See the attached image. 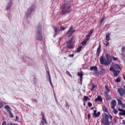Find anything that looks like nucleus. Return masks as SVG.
<instances>
[{"label": "nucleus", "instance_id": "9b49d317", "mask_svg": "<svg viewBox=\"0 0 125 125\" xmlns=\"http://www.w3.org/2000/svg\"><path fill=\"white\" fill-rule=\"evenodd\" d=\"M118 111L120 112L119 113V116H125V109L119 108Z\"/></svg>", "mask_w": 125, "mask_h": 125}, {"label": "nucleus", "instance_id": "7ed1b4c3", "mask_svg": "<svg viewBox=\"0 0 125 125\" xmlns=\"http://www.w3.org/2000/svg\"><path fill=\"white\" fill-rule=\"evenodd\" d=\"M35 39L37 41H40V42L42 41V25L41 24H39L38 26H37L36 28V37Z\"/></svg>", "mask_w": 125, "mask_h": 125}, {"label": "nucleus", "instance_id": "13d9d810", "mask_svg": "<svg viewBox=\"0 0 125 125\" xmlns=\"http://www.w3.org/2000/svg\"><path fill=\"white\" fill-rule=\"evenodd\" d=\"M122 108H123V109H124V108H125V104H122Z\"/></svg>", "mask_w": 125, "mask_h": 125}, {"label": "nucleus", "instance_id": "ddd939ff", "mask_svg": "<svg viewBox=\"0 0 125 125\" xmlns=\"http://www.w3.org/2000/svg\"><path fill=\"white\" fill-rule=\"evenodd\" d=\"M101 52V44L100 43L98 45V47L97 49L96 55H97V57H98V56H99Z\"/></svg>", "mask_w": 125, "mask_h": 125}, {"label": "nucleus", "instance_id": "4468645a", "mask_svg": "<svg viewBox=\"0 0 125 125\" xmlns=\"http://www.w3.org/2000/svg\"><path fill=\"white\" fill-rule=\"evenodd\" d=\"M101 123L104 125H110V123L109 122V119H106L105 120H104V118H102Z\"/></svg>", "mask_w": 125, "mask_h": 125}, {"label": "nucleus", "instance_id": "3c124183", "mask_svg": "<svg viewBox=\"0 0 125 125\" xmlns=\"http://www.w3.org/2000/svg\"><path fill=\"white\" fill-rule=\"evenodd\" d=\"M114 114H115V115H116L118 113V110H117L116 109H114V111H113Z\"/></svg>", "mask_w": 125, "mask_h": 125}, {"label": "nucleus", "instance_id": "49530a36", "mask_svg": "<svg viewBox=\"0 0 125 125\" xmlns=\"http://www.w3.org/2000/svg\"><path fill=\"white\" fill-rule=\"evenodd\" d=\"M66 74H67L68 76L69 77H72V75H71V73H70L68 70L66 71Z\"/></svg>", "mask_w": 125, "mask_h": 125}, {"label": "nucleus", "instance_id": "473e14b6", "mask_svg": "<svg viewBox=\"0 0 125 125\" xmlns=\"http://www.w3.org/2000/svg\"><path fill=\"white\" fill-rule=\"evenodd\" d=\"M105 92H110V89L108 87L107 85H105Z\"/></svg>", "mask_w": 125, "mask_h": 125}, {"label": "nucleus", "instance_id": "1a4fd4ad", "mask_svg": "<svg viewBox=\"0 0 125 125\" xmlns=\"http://www.w3.org/2000/svg\"><path fill=\"white\" fill-rule=\"evenodd\" d=\"M13 4V2L12 1V0H9V2H8L6 6V9L7 11H8V10H10L11 9V7H12V5Z\"/></svg>", "mask_w": 125, "mask_h": 125}, {"label": "nucleus", "instance_id": "6e6d98bb", "mask_svg": "<svg viewBox=\"0 0 125 125\" xmlns=\"http://www.w3.org/2000/svg\"><path fill=\"white\" fill-rule=\"evenodd\" d=\"M68 56H69V57H71V58H72L74 57V54H69V55H68Z\"/></svg>", "mask_w": 125, "mask_h": 125}, {"label": "nucleus", "instance_id": "a18cd8bd", "mask_svg": "<svg viewBox=\"0 0 125 125\" xmlns=\"http://www.w3.org/2000/svg\"><path fill=\"white\" fill-rule=\"evenodd\" d=\"M68 44H72V41L70 40H69L67 42L66 45Z\"/></svg>", "mask_w": 125, "mask_h": 125}, {"label": "nucleus", "instance_id": "393cba45", "mask_svg": "<svg viewBox=\"0 0 125 125\" xmlns=\"http://www.w3.org/2000/svg\"><path fill=\"white\" fill-rule=\"evenodd\" d=\"M82 48H83L82 46H78L76 50V52L77 53H78L79 52H81V51H82Z\"/></svg>", "mask_w": 125, "mask_h": 125}, {"label": "nucleus", "instance_id": "c756f323", "mask_svg": "<svg viewBox=\"0 0 125 125\" xmlns=\"http://www.w3.org/2000/svg\"><path fill=\"white\" fill-rule=\"evenodd\" d=\"M77 75L78 77H80V78H83V71H81V72H78L77 73Z\"/></svg>", "mask_w": 125, "mask_h": 125}, {"label": "nucleus", "instance_id": "39448f33", "mask_svg": "<svg viewBox=\"0 0 125 125\" xmlns=\"http://www.w3.org/2000/svg\"><path fill=\"white\" fill-rule=\"evenodd\" d=\"M36 9V7L34 4H32L31 6L27 9V12L25 13L26 17H31L32 13L35 11Z\"/></svg>", "mask_w": 125, "mask_h": 125}, {"label": "nucleus", "instance_id": "79ce46f5", "mask_svg": "<svg viewBox=\"0 0 125 125\" xmlns=\"http://www.w3.org/2000/svg\"><path fill=\"white\" fill-rule=\"evenodd\" d=\"M108 117H109L110 120H111V121H112V120H113V116H112L109 113H108Z\"/></svg>", "mask_w": 125, "mask_h": 125}, {"label": "nucleus", "instance_id": "72a5a7b5", "mask_svg": "<svg viewBox=\"0 0 125 125\" xmlns=\"http://www.w3.org/2000/svg\"><path fill=\"white\" fill-rule=\"evenodd\" d=\"M66 27H63V26H61L60 27V31L62 32V31H64L66 29Z\"/></svg>", "mask_w": 125, "mask_h": 125}, {"label": "nucleus", "instance_id": "338daca9", "mask_svg": "<svg viewBox=\"0 0 125 125\" xmlns=\"http://www.w3.org/2000/svg\"><path fill=\"white\" fill-rule=\"evenodd\" d=\"M7 125H12L13 123H7Z\"/></svg>", "mask_w": 125, "mask_h": 125}, {"label": "nucleus", "instance_id": "0e129e2a", "mask_svg": "<svg viewBox=\"0 0 125 125\" xmlns=\"http://www.w3.org/2000/svg\"><path fill=\"white\" fill-rule=\"evenodd\" d=\"M2 106H3V104L1 103H0V108H2Z\"/></svg>", "mask_w": 125, "mask_h": 125}, {"label": "nucleus", "instance_id": "de8ad7c7", "mask_svg": "<svg viewBox=\"0 0 125 125\" xmlns=\"http://www.w3.org/2000/svg\"><path fill=\"white\" fill-rule=\"evenodd\" d=\"M15 122H17V121H19V117L17 116H16V119L14 120Z\"/></svg>", "mask_w": 125, "mask_h": 125}, {"label": "nucleus", "instance_id": "f3484780", "mask_svg": "<svg viewBox=\"0 0 125 125\" xmlns=\"http://www.w3.org/2000/svg\"><path fill=\"white\" fill-rule=\"evenodd\" d=\"M4 109H5L7 111V112H11V107H10V106H9V105H6L4 107Z\"/></svg>", "mask_w": 125, "mask_h": 125}, {"label": "nucleus", "instance_id": "4d7b16f0", "mask_svg": "<svg viewBox=\"0 0 125 125\" xmlns=\"http://www.w3.org/2000/svg\"><path fill=\"white\" fill-rule=\"evenodd\" d=\"M115 107H116V105H111V109H113V110H115Z\"/></svg>", "mask_w": 125, "mask_h": 125}, {"label": "nucleus", "instance_id": "e433bc0d", "mask_svg": "<svg viewBox=\"0 0 125 125\" xmlns=\"http://www.w3.org/2000/svg\"><path fill=\"white\" fill-rule=\"evenodd\" d=\"M8 113L10 118H14V116L13 115V114L12 113V112H11V111H10Z\"/></svg>", "mask_w": 125, "mask_h": 125}, {"label": "nucleus", "instance_id": "c03bdc74", "mask_svg": "<svg viewBox=\"0 0 125 125\" xmlns=\"http://www.w3.org/2000/svg\"><path fill=\"white\" fill-rule=\"evenodd\" d=\"M90 36H91V35L89 33H88V34L86 36V39H89H89H90Z\"/></svg>", "mask_w": 125, "mask_h": 125}, {"label": "nucleus", "instance_id": "412c9836", "mask_svg": "<svg viewBox=\"0 0 125 125\" xmlns=\"http://www.w3.org/2000/svg\"><path fill=\"white\" fill-rule=\"evenodd\" d=\"M89 40V38H86L84 39L82 42H81V44L82 45H84V44H85L87 42V41Z\"/></svg>", "mask_w": 125, "mask_h": 125}, {"label": "nucleus", "instance_id": "2eb2a0df", "mask_svg": "<svg viewBox=\"0 0 125 125\" xmlns=\"http://www.w3.org/2000/svg\"><path fill=\"white\" fill-rule=\"evenodd\" d=\"M95 102H102L103 101V98L100 95H98L97 98L95 99Z\"/></svg>", "mask_w": 125, "mask_h": 125}, {"label": "nucleus", "instance_id": "680f3d73", "mask_svg": "<svg viewBox=\"0 0 125 125\" xmlns=\"http://www.w3.org/2000/svg\"><path fill=\"white\" fill-rule=\"evenodd\" d=\"M33 83H34V84H35V85H36L37 84V81L34 80Z\"/></svg>", "mask_w": 125, "mask_h": 125}, {"label": "nucleus", "instance_id": "ea45409f", "mask_svg": "<svg viewBox=\"0 0 125 125\" xmlns=\"http://www.w3.org/2000/svg\"><path fill=\"white\" fill-rule=\"evenodd\" d=\"M105 19V17H103L100 21V24H102L103 23V21H104Z\"/></svg>", "mask_w": 125, "mask_h": 125}, {"label": "nucleus", "instance_id": "a878e982", "mask_svg": "<svg viewBox=\"0 0 125 125\" xmlns=\"http://www.w3.org/2000/svg\"><path fill=\"white\" fill-rule=\"evenodd\" d=\"M66 47L67 48H68V49H73V48H74V46L72 44L66 45Z\"/></svg>", "mask_w": 125, "mask_h": 125}, {"label": "nucleus", "instance_id": "c9c22d12", "mask_svg": "<svg viewBox=\"0 0 125 125\" xmlns=\"http://www.w3.org/2000/svg\"><path fill=\"white\" fill-rule=\"evenodd\" d=\"M65 108H67L68 110H69V108L70 106H69V103L67 102V101H65Z\"/></svg>", "mask_w": 125, "mask_h": 125}, {"label": "nucleus", "instance_id": "a19ab883", "mask_svg": "<svg viewBox=\"0 0 125 125\" xmlns=\"http://www.w3.org/2000/svg\"><path fill=\"white\" fill-rule=\"evenodd\" d=\"M31 100L32 101V102H34L35 103H37L38 102V100H36V99L32 98Z\"/></svg>", "mask_w": 125, "mask_h": 125}, {"label": "nucleus", "instance_id": "dca6fc26", "mask_svg": "<svg viewBox=\"0 0 125 125\" xmlns=\"http://www.w3.org/2000/svg\"><path fill=\"white\" fill-rule=\"evenodd\" d=\"M112 67H113L114 69H116V70H120V71H122V67L119 65L118 63H115L114 66H112Z\"/></svg>", "mask_w": 125, "mask_h": 125}, {"label": "nucleus", "instance_id": "774afa93", "mask_svg": "<svg viewBox=\"0 0 125 125\" xmlns=\"http://www.w3.org/2000/svg\"><path fill=\"white\" fill-rule=\"evenodd\" d=\"M122 122H123V125H125V120H123Z\"/></svg>", "mask_w": 125, "mask_h": 125}, {"label": "nucleus", "instance_id": "aec40b11", "mask_svg": "<svg viewBox=\"0 0 125 125\" xmlns=\"http://www.w3.org/2000/svg\"><path fill=\"white\" fill-rule=\"evenodd\" d=\"M103 110L105 113H107V114H109V111H108V108H107V106L106 105H104L103 106Z\"/></svg>", "mask_w": 125, "mask_h": 125}, {"label": "nucleus", "instance_id": "bb28decb", "mask_svg": "<svg viewBox=\"0 0 125 125\" xmlns=\"http://www.w3.org/2000/svg\"><path fill=\"white\" fill-rule=\"evenodd\" d=\"M122 81V79L121 77H118L115 80V83H121Z\"/></svg>", "mask_w": 125, "mask_h": 125}, {"label": "nucleus", "instance_id": "69168bd1", "mask_svg": "<svg viewBox=\"0 0 125 125\" xmlns=\"http://www.w3.org/2000/svg\"><path fill=\"white\" fill-rule=\"evenodd\" d=\"M102 71H105V69L104 68H102L100 71L101 74L102 73Z\"/></svg>", "mask_w": 125, "mask_h": 125}, {"label": "nucleus", "instance_id": "58836bf2", "mask_svg": "<svg viewBox=\"0 0 125 125\" xmlns=\"http://www.w3.org/2000/svg\"><path fill=\"white\" fill-rule=\"evenodd\" d=\"M48 82H49L50 84L51 87L53 88V84H52V82H51V78L50 79H48Z\"/></svg>", "mask_w": 125, "mask_h": 125}, {"label": "nucleus", "instance_id": "f257e3e1", "mask_svg": "<svg viewBox=\"0 0 125 125\" xmlns=\"http://www.w3.org/2000/svg\"><path fill=\"white\" fill-rule=\"evenodd\" d=\"M105 57L102 56L100 58V62L101 65H104V66H109L111 63H112V61L114 60V61H117L119 60V58H116L114 56H111L110 54H106L105 55Z\"/></svg>", "mask_w": 125, "mask_h": 125}, {"label": "nucleus", "instance_id": "c85d7f7f", "mask_svg": "<svg viewBox=\"0 0 125 125\" xmlns=\"http://www.w3.org/2000/svg\"><path fill=\"white\" fill-rule=\"evenodd\" d=\"M122 51L123 52L122 55L125 57V46H122Z\"/></svg>", "mask_w": 125, "mask_h": 125}, {"label": "nucleus", "instance_id": "f03ea898", "mask_svg": "<svg viewBox=\"0 0 125 125\" xmlns=\"http://www.w3.org/2000/svg\"><path fill=\"white\" fill-rule=\"evenodd\" d=\"M72 11V4L71 1H68L65 2L62 7L61 8V13L62 15H67V14H70Z\"/></svg>", "mask_w": 125, "mask_h": 125}, {"label": "nucleus", "instance_id": "6e6552de", "mask_svg": "<svg viewBox=\"0 0 125 125\" xmlns=\"http://www.w3.org/2000/svg\"><path fill=\"white\" fill-rule=\"evenodd\" d=\"M90 70L91 71H95L94 74L97 76H99V73L98 72V67H97V66H90Z\"/></svg>", "mask_w": 125, "mask_h": 125}, {"label": "nucleus", "instance_id": "f8f14e48", "mask_svg": "<svg viewBox=\"0 0 125 125\" xmlns=\"http://www.w3.org/2000/svg\"><path fill=\"white\" fill-rule=\"evenodd\" d=\"M117 91L119 93L120 96H124L125 94V89L123 90V88H118Z\"/></svg>", "mask_w": 125, "mask_h": 125}, {"label": "nucleus", "instance_id": "423d86ee", "mask_svg": "<svg viewBox=\"0 0 125 125\" xmlns=\"http://www.w3.org/2000/svg\"><path fill=\"white\" fill-rule=\"evenodd\" d=\"M73 28V26H70L68 31L66 32V35H68V34H69L68 36V38H71L73 35V34L76 31V30L74 29Z\"/></svg>", "mask_w": 125, "mask_h": 125}, {"label": "nucleus", "instance_id": "bf43d9fd", "mask_svg": "<svg viewBox=\"0 0 125 125\" xmlns=\"http://www.w3.org/2000/svg\"><path fill=\"white\" fill-rule=\"evenodd\" d=\"M6 125V122L4 121L2 122L1 125Z\"/></svg>", "mask_w": 125, "mask_h": 125}, {"label": "nucleus", "instance_id": "8fccbe9b", "mask_svg": "<svg viewBox=\"0 0 125 125\" xmlns=\"http://www.w3.org/2000/svg\"><path fill=\"white\" fill-rule=\"evenodd\" d=\"M92 33H93V29H91L89 31L88 34H89L90 35H91V34H92Z\"/></svg>", "mask_w": 125, "mask_h": 125}, {"label": "nucleus", "instance_id": "5fc2aeb1", "mask_svg": "<svg viewBox=\"0 0 125 125\" xmlns=\"http://www.w3.org/2000/svg\"><path fill=\"white\" fill-rule=\"evenodd\" d=\"M108 92H104V96L106 97V96H108Z\"/></svg>", "mask_w": 125, "mask_h": 125}, {"label": "nucleus", "instance_id": "4be33fe9", "mask_svg": "<svg viewBox=\"0 0 125 125\" xmlns=\"http://www.w3.org/2000/svg\"><path fill=\"white\" fill-rule=\"evenodd\" d=\"M42 121H43V122H44V123L46 124V125H47L48 123L46 121V119H45L44 113H42Z\"/></svg>", "mask_w": 125, "mask_h": 125}, {"label": "nucleus", "instance_id": "cd10ccee", "mask_svg": "<svg viewBox=\"0 0 125 125\" xmlns=\"http://www.w3.org/2000/svg\"><path fill=\"white\" fill-rule=\"evenodd\" d=\"M111 105L116 106L117 105V101L115 100H112L111 102Z\"/></svg>", "mask_w": 125, "mask_h": 125}, {"label": "nucleus", "instance_id": "7c9ffc66", "mask_svg": "<svg viewBox=\"0 0 125 125\" xmlns=\"http://www.w3.org/2000/svg\"><path fill=\"white\" fill-rule=\"evenodd\" d=\"M117 101H118V105H122L123 104V102H122V100L120 99H117Z\"/></svg>", "mask_w": 125, "mask_h": 125}, {"label": "nucleus", "instance_id": "864d4df0", "mask_svg": "<svg viewBox=\"0 0 125 125\" xmlns=\"http://www.w3.org/2000/svg\"><path fill=\"white\" fill-rule=\"evenodd\" d=\"M80 81L81 82V84L82 85L83 84V77H80Z\"/></svg>", "mask_w": 125, "mask_h": 125}, {"label": "nucleus", "instance_id": "09e8293b", "mask_svg": "<svg viewBox=\"0 0 125 125\" xmlns=\"http://www.w3.org/2000/svg\"><path fill=\"white\" fill-rule=\"evenodd\" d=\"M74 38H75V35H73L72 37L69 39V41L73 42V40H74Z\"/></svg>", "mask_w": 125, "mask_h": 125}, {"label": "nucleus", "instance_id": "4c0bfd02", "mask_svg": "<svg viewBox=\"0 0 125 125\" xmlns=\"http://www.w3.org/2000/svg\"><path fill=\"white\" fill-rule=\"evenodd\" d=\"M95 88V84H92V87L90 89L91 91H93Z\"/></svg>", "mask_w": 125, "mask_h": 125}, {"label": "nucleus", "instance_id": "5701e85b", "mask_svg": "<svg viewBox=\"0 0 125 125\" xmlns=\"http://www.w3.org/2000/svg\"><path fill=\"white\" fill-rule=\"evenodd\" d=\"M46 77L47 80L51 79V77L50 76V72L48 70L46 71Z\"/></svg>", "mask_w": 125, "mask_h": 125}, {"label": "nucleus", "instance_id": "20e7f679", "mask_svg": "<svg viewBox=\"0 0 125 125\" xmlns=\"http://www.w3.org/2000/svg\"><path fill=\"white\" fill-rule=\"evenodd\" d=\"M22 61L24 63H26L28 66H32L33 65V59H31L26 56L22 57Z\"/></svg>", "mask_w": 125, "mask_h": 125}, {"label": "nucleus", "instance_id": "9d476101", "mask_svg": "<svg viewBox=\"0 0 125 125\" xmlns=\"http://www.w3.org/2000/svg\"><path fill=\"white\" fill-rule=\"evenodd\" d=\"M53 29L55 32L53 37L54 38H55V37H56V35H58V33L60 32V29H59V28H58V27L56 26H54Z\"/></svg>", "mask_w": 125, "mask_h": 125}, {"label": "nucleus", "instance_id": "2f4dec72", "mask_svg": "<svg viewBox=\"0 0 125 125\" xmlns=\"http://www.w3.org/2000/svg\"><path fill=\"white\" fill-rule=\"evenodd\" d=\"M109 119V115H107L106 113H104V121Z\"/></svg>", "mask_w": 125, "mask_h": 125}, {"label": "nucleus", "instance_id": "6ab92c4d", "mask_svg": "<svg viewBox=\"0 0 125 125\" xmlns=\"http://www.w3.org/2000/svg\"><path fill=\"white\" fill-rule=\"evenodd\" d=\"M101 114V112L100 111L98 112L97 113H92L93 118H97L100 116Z\"/></svg>", "mask_w": 125, "mask_h": 125}, {"label": "nucleus", "instance_id": "a211bd4d", "mask_svg": "<svg viewBox=\"0 0 125 125\" xmlns=\"http://www.w3.org/2000/svg\"><path fill=\"white\" fill-rule=\"evenodd\" d=\"M111 35V33L108 32L105 34V40L107 42H109L110 41V36Z\"/></svg>", "mask_w": 125, "mask_h": 125}, {"label": "nucleus", "instance_id": "603ef678", "mask_svg": "<svg viewBox=\"0 0 125 125\" xmlns=\"http://www.w3.org/2000/svg\"><path fill=\"white\" fill-rule=\"evenodd\" d=\"M91 117V115H90V114L88 113V116H87L88 120H90V117Z\"/></svg>", "mask_w": 125, "mask_h": 125}, {"label": "nucleus", "instance_id": "b1692460", "mask_svg": "<svg viewBox=\"0 0 125 125\" xmlns=\"http://www.w3.org/2000/svg\"><path fill=\"white\" fill-rule=\"evenodd\" d=\"M87 100H90V99L88 98V96H83V102H86Z\"/></svg>", "mask_w": 125, "mask_h": 125}, {"label": "nucleus", "instance_id": "052dcab7", "mask_svg": "<svg viewBox=\"0 0 125 125\" xmlns=\"http://www.w3.org/2000/svg\"><path fill=\"white\" fill-rule=\"evenodd\" d=\"M111 99H112V98L111 97H107L106 98V101H108V100H111Z\"/></svg>", "mask_w": 125, "mask_h": 125}, {"label": "nucleus", "instance_id": "37998d69", "mask_svg": "<svg viewBox=\"0 0 125 125\" xmlns=\"http://www.w3.org/2000/svg\"><path fill=\"white\" fill-rule=\"evenodd\" d=\"M87 104H88V107H90L92 106V104H91L90 102H88Z\"/></svg>", "mask_w": 125, "mask_h": 125}, {"label": "nucleus", "instance_id": "e2e57ef3", "mask_svg": "<svg viewBox=\"0 0 125 125\" xmlns=\"http://www.w3.org/2000/svg\"><path fill=\"white\" fill-rule=\"evenodd\" d=\"M105 28H107V29H109V28H110V26H109V25L108 24H106Z\"/></svg>", "mask_w": 125, "mask_h": 125}, {"label": "nucleus", "instance_id": "f704fd0d", "mask_svg": "<svg viewBox=\"0 0 125 125\" xmlns=\"http://www.w3.org/2000/svg\"><path fill=\"white\" fill-rule=\"evenodd\" d=\"M104 44L105 46H108V45H110V43H109V41H105V42H104Z\"/></svg>", "mask_w": 125, "mask_h": 125}, {"label": "nucleus", "instance_id": "0eeeda50", "mask_svg": "<svg viewBox=\"0 0 125 125\" xmlns=\"http://www.w3.org/2000/svg\"><path fill=\"white\" fill-rule=\"evenodd\" d=\"M109 71L110 72H113L114 76L116 78L118 77L119 75V74H120V72H121L120 70H117L115 69V68L114 67L110 66L109 68Z\"/></svg>", "mask_w": 125, "mask_h": 125}]
</instances>
